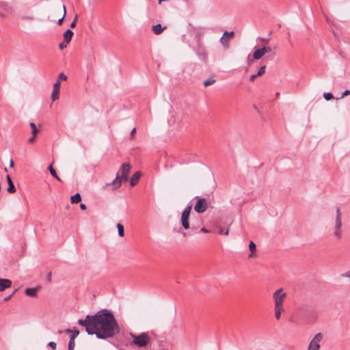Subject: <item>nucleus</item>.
<instances>
[{"label":"nucleus","mask_w":350,"mask_h":350,"mask_svg":"<svg viewBox=\"0 0 350 350\" xmlns=\"http://www.w3.org/2000/svg\"><path fill=\"white\" fill-rule=\"evenodd\" d=\"M16 291H17V290L16 289V290H15V291H14L11 295H8V296L5 297L4 298V301H7L10 300V299H11V297H12V295H13L16 292Z\"/></svg>","instance_id":"nucleus-40"},{"label":"nucleus","mask_w":350,"mask_h":350,"mask_svg":"<svg viewBox=\"0 0 350 350\" xmlns=\"http://www.w3.org/2000/svg\"><path fill=\"white\" fill-rule=\"evenodd\" d=\"M51 273L49 272L47 275H46V280L48 282H51Z\"/></svg>","instance_id":"nucleus-43"},{"label":"nucleus","mask_w":350,"mask_h":350,"mask_svg":"<svg viewBox=\"0 0 350 350\" xmlns=\"http://www.w3.org/2000/svg\"><path fill=\"white\" fill-rule=\"evenodd\" d=\"M80 208L82 209V210H85L86 209V205L85 204H80Z\"/></svg>","instance_id":"nucleus-46"},{"label":"nucleus","mask_w":350,"mask_h":350,"mask_svg":"<svg viewBox=\"0 0 350 350\" xmlns=\"http://www.w3.org/2000/svg\"><path fill=\"white\" fill-rule=\"evenodd\" d=\"M189 215L182 213L180 221H181L182 226L183 227V228L185 230H187L189 228Z\"/></svg>","instance_id":"nucleus-12"},{"label":"nucleus","mask_w":350,"mask_h":350,"mask_svg":"<svg viewBox=\"0 0 350 350\" xmlns=\"http://www.w3.org/2000/svg\"><path fill=\"white\" fill-rule=\"evenodd\" d=\"M48 346L53 348V349H55L57 345L55 342H49Z\"/></svg>","instance_id":"nucleus-37"},{"label":"nucleus","mask_w":350,"mask_h":350,"mask_svg":"<svg viewBox=\"0 0 350 350\" xmlns=\"http://www.w3.org/2000/svg\"><path fill=\"white\" fill-rule=\"evenodd\" d=\"M7 5H7V3L5 2H3V1H1L0 2V7L1 8H5Z\"/></svg>","instance_id":"nucleus-44"},{"label":"nucleus","mask_w":350,"mask_h":350,"mask_svg":"<svg viewBox=\"0 0 350 350\" xmlns=\"http://www.w3.org/2000/svg\"><path fill=\"white\" fill-rule=\"evenodd\" d=\"M63 10H64V14H63L62 17L58 20V21H57L58 25H61L62 23L64 18L66 14V8L64 5H63Z\"/></svg>","instance_id":"nucleus-31"},{"label":"nucleus","mask_w":350,"mask_h":350,"mask_svg":"<svg viewBox=\"0 0 350 350\" xmlns=\"http://www.w3.org/2000/svg\"><path fill=\"white\" fill-rule=\"evenodd\" d=\"M140 176L141 174L139 172H137L135 174H133L130 179V185L132 187L135 186L139 181Z\"/></svg>","instance_id":"nucleus-17"},{"label":"nucleus","mask_w":350,"mask_h":350,"mask_svg":"<svg viewBox=\"0 0 350 350\" xmlns=\"http://www.w3.org/2000/svg\"><path fill=\"white\" fill-rule=\"evenodd\" d=\"M12 286V281L9 279H0V292L5 291Z\"/></svg>","instance_id":"nucleus-11"},{"label":"nucleus","mask_w":350,"mask_h":350,"mask_svg":"<svg viewBox=\"0 0 350 350\" xmlns=\"http://www.w3.org/2000/svg\"><path fill=\"white\" fill-rule=\"evenodd\" d=\"M60 85L61 82L59 81H57L53 84V90L51 94V100L53 101L56 100L59 98V91H60Z\"/></svg>","instance_id":"nucleus-9"},{"label":"nucleus","mask_w":350,"mask_h":350,"mask_svg":"<svg viewBox=\"0 0 350 350\" xmlns=\"http://www.w3.org/2000/svg\"><path fill=\"white\" fill-rule=\"evenodd\" d=\"M68 44V43H65V42H64V41L63 42H62V43H60V44H59V48L60 49H64V48H66V47L67 46V44Z\"/></svg>","instance_id":"nucleus-39"},{"label":"nucleus","mask_w":350,"mask_h":350,"mask_svg":"<svg viewBox=\"0 0 350 350\" xmlns=\"http://www.w3.org/2000/svg\"><path fill=\"white\" fill-rule=\"evenodd\" d=\"M73 31L70 29H67L64 33V41L65 43H69L71 40H72V38L73 36Z\"/></svg>","instance_id":"nucleus-16"},{"label":"nucleus","mask_w":350,"mask_h":350,"mask_svg":"<svg viewBox=\"0 0 350 350\" xmlns=\"http://www.w3.org/2000/svg\"><path fill=\"white\" fill-rule=\"evenodd\" d=\"M77 20V16H75L74 21L71 23V24H70L71 28H74L76 27Z\"/></svg>","instance_id":"nucleus-38"},{"label":"nucleus","mask_w":350,"mask_h":350,"mask_svg":"<svg viewBox=\"0 0 350 350\" xmlns=\"http://www.w3.org/2000/svg\"><path fill=\"white\" fill-rule=\"evenodd\" d=\"M283 289H278L273 295L275 307H283V302L286 297V293H282Z\"/></svg>","instance_id":"nucleus-6"},{"label":"nucleus","mask_w":350,"mask_h":350,"mask_svg":"<svg viewBox=\"0 0 350 350\" xmlns=\"http://www.w3.org/2000/svg\"><path fill=\"white\" fill-rule=\"evenodd\" d=\"M350 94V90H346L342 94L341 98H343L344 96H346L347 95Z\"/></svg>","instance_id":"nucleus-41"},{"label":"nucleus","mask_w":350,"mask_h":350,"mask_svg":"<svg viewBox=\"0 0 350 350\" xmlns=\"http://www.w3.org/2000/svg\"><path fill=\"white\" fill-rule=\"evenodd\" d=\"M29 125H30V127L31 129V134L33 135H36L37 134L38 131V130L36 128V124L33 123V122H31L29 124Z\"/></svg>","instance_id":"nucleus-30"},{"label":"nucleus","mask_w":350,"mask_h":350,"mask_svg":"<svg viewBox=\"0 0 350 350\" xmlns=\"http://www.w3.org/2000/svg\"><path fill=\"white\" fill-rule=\"evenodd\" d=\"M63 332H65L66 334H70V337L71 338H76L79 334V331L77 330L76 328H75L74 329H65L64 331H62V330H59L58 332V334H62Z\"/></svg>","instance_id":"nucleus-13"},{"label":"nucleus","mask_w":350,"mask_h":350,"mask_svg":"<svg viewBox=\"0 0 350 350\" xmlns=\"http://www.w3.org/2000/svg\"><path fill=\"white\" fill-rule=\"evenodd\" d=\"M234 35V31H225L223 36L220 38L221 44L224 46V48L228 49L229 47V38Z\"/></svg>","instance_id":"nucleus-8"},{"label":"nucleus","mask_w":350,"mask_h":350,"mask_svg":"<svg viewBox=\"0 0 350 350\" xmlns=\"http://www.w3.org/2000/svg\"><path fill=\"white\" fill-rule=\"evenodd\" d=\"M256 244L251 241L249 243V250L250 251V254H249V258H253L255 256V251H256Z\"/></svg>","instance_id":"nucleus-21"},{"label":"nucleus","mask_w":350,"mask_h":350,"mask_svg":"<svg viewBox=\"0 0 350 350\" xmlns=\"http://www.w3.org/2000/svg\"><path fill=\"white\" fill-rule=\"evenodd\" d=\"M320 347V343L318 342H315L314 343V340L312 339L309 345L308 350H319Z\"/></svg>","instance_id":"nucleus-23"},{"label":"nucleus","mask_w":350,"mask_h":350,"mask_svg":"<svg viewBox=\"0 0 350 350\" xmlns=\"http://www.w3.org/2000/svg\"><path fill=\"white\" fill-rule=\"evenodd\" d=\"M274 310H275V317L277 320H279L280 317H281V314L282 312H284V308L283 307H274Z\"/></svg>","instance_id":"nucleus-22"},{"label":"nucleus","mask_w":350,"mask_h":350,"mask_svg":"<svg viewBox=\"0 0 350 350\" xmlns=\"http://www.w3.org/2000/svg\"><path fill=\"white\" fill-rule=\"evenodd\" d=\"M135 131H136L135 128H133V129H132L131 132V135H133L135 133Z\"/></svg>","instance_id":"nucleus-48"},{"label":"nucleus","mask_w":350,"mask_h":350,"mask_svg":"<svg viewBox=\"0 0 350 350\" xmlns=\"http://www.w3.org/2000/svg\"><path fill=\"white\" fill-rule=\"evenodd\" d=\"M323 97L326 100H329L333 98V94L331 92H325L323 94Z\"/></svg>","instance_id":"nucleus-32"},{"label":"nucleus","mask_w":350,"mask_h":350,"mask_svg":"<svg viewBox=\"0 0 350 350\" xmlns=\"http://www.w3.org/2000/svg\"><path fill=\"white\" fill-rule=\"evenodd\" d=\"M10 167H14V161L12 159H10Z\"/></svg>","instance_id":"nucleus-47"},{"label":"nucleus","mask_w":350,"mask_h":350,"mask_svg":"<svg viewBox=\"0 0 350 350\" xmlns=\"http://www.w3.org/2000/svg\"><path fill=\"white\" fill-rule=\"evenodd\" d=\"M117 228H118V235L121 237H124V226L121 224L118 223L117 224Z\"/></svg>","instance_id":"nucleus-27"},{"label":"nucleus","mask_w":350,"mask_h":350,"mask_svg":"<svg viewBox=\"0 0 350 350\" xmlns=\"http://www.w3.org/2000/svg\"><path fill=\"white\" fill-rule=\"evenodd\" d=\"M196 53H197L198 57L200 58V59H201L202 61L206 60L207 53H206V49L202 46H201L200 44L198 46V48L196 50Z\"/></svg>","instance_id":"nucleus-10"},{"label":"nucleus","mask_w":350,"mask_h":350,"mask_svg":"<svg viewBox=\"0 0 350 350\" xmlns=\"http://www.w3.org/2000/svg\"><path fill=\"white\" fill-rule=\"evenodd\" d=\"M66 79H67V76L64 73L61 72L58 76L57 81H60V80L66 81Z\"/></svg>","instance_id":"nucleus-35"},{"label":"nucleus","mask_w":350,"mask_h":350,"mask_svg":"<svg viewBox=\"0 0 350 350\" xmlns=\"http://www.w3.org/2000/svg\"><path fill=\"white\" fill-rule=\"evenodd\" d=\"M323 334L322 333L317 334L313 338L314 342L315 343V342H318L319 343H320V342L323 340Z\"/></svg>","instance_id":"nucleus-29"},{"label":"nucleus","mask_w":350,"mask_h":350,"mask_svg":"<svg viewBox=\"0 0 350 350\" xmlns=\"http://www.w3.org/2000/svg\"><path fill=\"white\" fill-rule=\"evenodd\" d=\"M200 232H206H206H208L209 230H207L206 228L203 227V228H201Z\"/></svg>","instance_id":"nucleus-45"},{"label":"nucleus","mask_w":350,"mask_h":350,"mask_svg":"<svg viewBox=\"0 0 350 350\" xmlns=\"http://www.w3.org/2000/svg\"><path fill=\"white\" fill-rule=\"evenodd\" d=\"M262 48H263L265 54L267 53H270L272 51V49H271V46H264Z\"/></svg>","instance_id":"nucleus-36"},{"label":"nucleus","mask_w":350,"mask_h":350,"mask_svg":"<svg viewBox=\"0 0 350 350\" xmlns=\"http://www.w3.org/2000/svg\"><path fill=\"white\" fill-rule=\"evenodd\" d=\"M93 315L88 314L85 319H79L78 324L85 327V331L90 335L94 334V327H93Z\"/></svg>","instance_id":"nucleus-5"},{"label":"nucleus","mask_w":350,"mask_h":350,"mask_svg":"<svg viewBox=\"0 0 350 350\" xmlns=\"http://www.w3.org/2000/svg\"><path fill=\"white\" fill-rule=\"evenodd\" d=\"M215 83V80L213 77H209L204 81V86L207 87L208 85H213Z\"/></svg>","instance_id":"nucleus-26"},{"label":"nucleus","mask_w":350,"mask_h":350,"mask_svg":"<svg viewBox=\"0 0 350 350\" xmlns=\"http://www.w3.org/2000/svg\"><path fill=\"white\" fill-rule=\"evenodd\" d=\"M70 200L72 204L79 203L81 200V195L79 193H77L74 196H71Z\"/></svg>","instance_id":"nucleus-24"},{"label":"nucleus","mask_w":350,"mask_h":350,"mask_svg":"<svg viewBox=\"0 0 350 350\" xmlns=\"http://www.w3.org/2000/svg\"><path fill=\"white\" fill-rule=\"evenodd\" d=\"M4 170H5V172H7V171H8L7 167H5V168H4Z\"/></svg>","instance_id":"nucleus-49"},{"label":"nucleus","mask_w":350,"mask_h":350,"mask_svg":"<svg viewBox=\"0 0 350 350\" xmlns=\"http://www.w3.org/2000/svg\"><path fill=\"white\" fill-rule=\"evenodd\" d=\"M129 334L133 338L131 345L137 347H145L151 340V338L147 332H142L139 335L130 332Z\"/></svg>","instance_id":"nucleus-3"},{"label":"nucleus","mask_w":350,"mask_h":350,"mask_svg":"<svg viewBox=\"0 0 350 350\" xmlns=\"http://www.w3.org/2000/svg\"><path fill=\"white\" fill-rule=\"evenodd\" d=\"M165 29V27H163L161 24H157L152 26V31L156 35L160 34Z\"/></svg>","instance_id":"nucleus-20"},{"label":"nucleus","mask_w":350,"mask_h":350,"mask_svg":"<svg viewBox=\"0 0 350 350\" xmlns=\"http://www.w3.org/2000/svg\"><path fill=\"white\" fill-rule=\"evenodd\" d=\"M48 170L50 172L51 176L53 177H54L55 178H56L57 180H58L59 181H61V179L59 178V177L57 176V173H56V171L55 170V169L53 167V166L51 165H50L49 167H48Z\"/></svg>","instance_id":"nucleus-25"},{"label":"nucleus","mask_w":350,"mask_h":350,"mask_svg":"<svg viewBox=\"0 0 350 350\" xmlns=\"http://www.w3.org/2000/svg\"><path fill=\"white\" fill-rule=\"evenodd\" d=\"M34 139H35V135H32L31 137H30L29 139H28V142L29 143H32L34 142Z\"/></svg>","instance_id":"nucleus-42"},{"label":"nucleus","mask_w":350,"mask_h":350,"mask_svg":"<svg viewBox=\"0 0 350 350\" xmlns=\"http://www.w3.org/2000/svg\"><path fill=\"white\" fill-rule=\"evenodd\" d=\"M265 55L263 48L257 49L253 53V58L254 59H259Z\"/></svg>","instance_id":"nucleus-18"},{"label":"nucleus","mask_w":350,"mask_h":350,"mask_svg":"<svg viewBox=\"0 0 350 350\" xmlns=\"http://www.w3.org/2000/svg\"><path fill=\"white\" fill-rule=\"evenodd\" d=\"M191 210V205H188V206L185 208V210L183 211V212L182 213L185 214V215H190Z\"/></svg>","instance_id":"nucleus-34"},{"label":"nucleus","mask_w":350,"mask_h":350,"mask_svg":"<svg viewBox=\"0 0 350 350\" xmlns=\"http://www.w3.org/2000/svg\"><path fill=\"white\" fill-rule=\"evenodd\" d=\"M342 222L340 208L336 206V217L333 227V235L337 240H340L342 238Z\"/></svg>","instance_id":"nucleus-4"},{"label":"nucleus","mask_w":350,"mask_h":350,"mask_svg":"<svg viewBox=\"0 0 350 350\" xmlns=\"http://www.w3.org/2000/svg\"><path fill=\"white\" fill-rule=\"evenodd\" d=\"M6 180H7V183L8 184V187L7 188V191L8 192L10 193H14L16 192V188H15V186L14 185L12 180H11V178L10 176V175H7L6 176Z\"/></svg>","instance_id":"nucleus-14"},{"label":"nucleus","mask_w":350,"mask_h":350,"mask_svg":"<svg viewBox=\"0 0 350 350\" xmlns=\"http://www.w3.org/2000/svg\"><path fill=\"white\" fill-rule=\"evenodd\" d=\"M265 70L266 66H260L257 73L250 76V81H253L257 77L262 76L265 72Z\"/></svg>","instance_id":"nucleus-15"},{"label":"nucleus","mask_w":350,"mask_h":350,"mask_svg":"<svg viewBox=\"0 0 350 350\" xmlns=\"http://www.w3.org/2000/svg\"><path fill=\"white\" fill-rule=\"evenodd\" d=\"M38 288H28L25 289V294L29 297H35L38 293Z\"/></svg>","instance_id":"nucleus-19"},{"label":"nucleus","mask_w":350,"mask_h":350,"mask_svg":"<svg viewBox=\"0 0 350 350\" xmlns=\"http://www.w3.org/2000/svg\"><path fill=\"white\" fill-rule=\"evenodd\" d=\"M229 233V231H228V229H225L223 227H220L219 228V234H224V235H228Z\"/></svg>","instance_id":"nucleus-33"},{"label":"nucleus","mask_w":350,"mask_h":350,"mask_svg":"<svg viewBox=\"0 0 350 350\" xmlns=\"http://www.w3.org/2000/svg\"><path fill=\"white\" fill-rule=\"evenodd\" d=\"M207 208V202L205 198H198L196 204L194 206V210L198 213H202L206 211Z\"/></svg>","instance_id":"nucleus-7"},{"label":"nucleus","mask_w":350,"mask_h":350,"mask_svg":"<svg viewBox=\"0 0 350 350\" xmlns=\"http://www.w3.org/2000/svg\"><path fill=\"white\" fill-rule=\"evenodd\" d=\"M130 169L131 165L129 163H124L122 164L115 180L110 183L113 186V189H118L122 182L127 180Z\"/></svg>","instance_id":"nucleus-2"},{"label":"nucleus","mask_w":350,"mask_h":350,"mask_svg":"<svg viewBox=\"0 0 350 350\" xmlns=\"http://www.w3.org/2000/svg\"><path fill=\"white\" fill-rule=\"evenodd\" d=\"M94 334L99 339L113 337L120 332V327L111 311L103 309L93 315Z\"/></svg>","instance_id":"nucleus-1"},{"label":"nucleus","mask_w":350,"mask_h":350,"mask_svg":"<svg viewBox=\"0 0 350 350\" xmlns=\"http://www.w3.org/2000/svg\"><path fill=\"white\" fill-rule=\"evenodd\" d=\"M75 339L73 338L70 337L69 342H68V350H74L75 347Z\"/></svg>","instance_id":"nucleus-28"}]
</instances>
